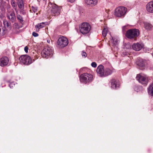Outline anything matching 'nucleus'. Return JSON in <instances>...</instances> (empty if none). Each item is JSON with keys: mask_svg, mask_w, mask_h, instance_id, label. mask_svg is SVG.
<instances>
[{"mask_svg": "<svg viewBox=\"0 0 153 153\" xmlns=\"http://www.w3.org/2000/svg\"><path fill=\"white\" fill-rule=\"evenodd\" d=\"M94 79V77L92 74L87 73L82 74L79 77L80 82L85 84H88L91 83Z\"/></svg>", "mask_w": 153, "mask_h": 153, "instance_id": "nucleus-1", "label": "nucleus"}, {"mask_svg": "<svg viewBox=\"0 0 153 153\" xmlns=\"http://www.w3.org/2000/svg\"><path fill=\"white\" fill-rule=\"evenodd\" d=\"M48 6L51 8V12L53 16H58L60 14L61 7H58L56 4L51 2L48 3Z\"/></svg>", "mask_w": 153, "mask_h": 153, "instance_id": "nucleus-2", "label": "nucleus"}, {"mask_svg": "<svg viewBox=\"0 0 153 153\" xmlns=\"http://www.w3.org/2000/svg\"><path fill=\"white\" fill-rule=\"evenodd\" d=\"M127 11L126 8L123 6L116 7L114 10V15L117 17H124Z\"/></svg>", "mask_w": 153, "mask_h": 153, "instance_id": "nucleus-3", "label": "nucleus"}, {"mask_svg": "<svg viewBox=\"0 0 153 153\" xmlns=\"http://www.w3.org/2000/svg\"><path fill=\"white\" fill-rule=\"evenodd\" d=\"M53 53L52 48L50 47H45L41 52L42 56L46 59H48L52 56Z\"/></svg>", "mask_w": 153, "mask_h": 153, "instance_id": "nucleus-4", "label": "nucleus"}, {"mask_svg": "<svg viewBox=\"0 0 153 153\" xmlns=\"http://www.w3.org/2000/svg\"><path fill=\"white\" fill-rule=\"evenodd\" d=\"M91 26L89 24L86 22L82 23L79 27L80 32L83 34L88 33L91 30Z\"/></svg>", "mask_w": 153, "mask_h": 153, "instance_id": "nucleus-5", "label": "nucleus"}, {"mask_svg": "<svg viewBox=\"0 0 153 153\" xmlns=\"http://www.w3.org/2000/svg\"><path fill=\"white\" fill-rule=\"evenodd\" d=\"M139 35V32L137 29H130L126 32V35L128 39H132L136 37Z\"/></svg>", "mask_w": 153, "mask_h": 153, "instance_id": "nucleus-6", "label": "nucleus"}, {"mask_svg": "<svg viewBox=\"0 0 153 153\" xmlns=\"http://www.w3.org/2000/svg\"><path fill=\"white\" fill-rule=\"evenodd\" d=\"M20 62L22 64L29 65L32 62L31 58L27 55H22L19 58Z\"/></svg>", "mask_w": 153, "mask_h": 153, "instance_id": "nucleus-7", "label": "nucleus"}, {"mask_svg": "<svg viewBox=\"0 0 153 153\" xmlns=\"http://www.w3.org/2000/svg\"><path fill=\"white\" fill-rule=\"evenodd\" d=\"M3 24L4 27H0V36H4L7 33L10 26L8 22L5 19L3 20Z\"/></svg>", "mask_w": 153, "mask_h": 153, "instance_id": "nucleus-8", "label": "nucleus"}, {"mask_svg": "<svg viewBox=\"0 0 153 153\" xmlns=\"http://www.w3.org/2000/svg\"><path fill=\"white\" fill-rule=\"evenodd\" d=\"M57 43L59 47L63 48L68 45V41L66 38L62 36L59 38Z\"/></svg>", "mask_w": 153, "mask_h": 153, "instance_id": "nucleus-9", "label": "nucleus"}, {"mask_svg": "<svg viewBox=\"0 0 153 153\" xmlns=\"http://www.w3.org/2000/svg\"><path fill=\"white\" fill-rule=\"evenodd\" d=\"M136 79L140 83L144 86L146 85L148 83V78L146 76L138 74L137 75Z\"/></svg>", "mask_w": 153, "mask_h": 153, "instance_id": "nucleus-10", "label": "nucleus"}, {"mask_svg": "<svg viewBox=\"0 0 153 153\" xmlns=\"http://www.w3.org/2000/svg\"><path fill=\"white\" fill-rule=\"evenodd\" d=\"M146 63V60L142 59H138L136 62V64L138 68L141 70L144 69Z\"/></svg>", "mask_w": 153, "mask_h": 153, "instance_id": "nucleus-11", "label": "nucleus"}, {"mask_svg": "<svg viewBox=\"0 0 153 153\" xmlns=\"http://www.w3.org/2000/svg\"><path fill=\"white\" fill-rule=\"evenodd\" d=\"M110 83L111 88L114 89H117L120 87L119 81L114 79H112L110 81Z\"/></svg>", "mask_w": 153, "mask_h": 153, "instance_id": "nucleus-12", "label": "nucleus"}, {"mask_svg": "<svg viewBox=\"0 0 153 153\" xmlns=\"http://www.w3.org/2000/svg\"><path fill=\"white\" fill-rule=\"evenodd\" d=\"M9 59L6 56H3L0 59V66L3 67L6 66L8 63Z\"/></svg>", "mask_w": 153, "mask_h": 153, "instance_id": "nucleus-13", "label": "nucleus"}, {"mask_svg": "<svg viewBox=\"0 0 153 153\" xmlns=\"http://www.w3.org/2000/svg\"><path fill=\"white\" fill-rule=\"evenodd\" d=\"M104 71L105 69H104V67L103 65H100L97 67V72L98 75L100 77H104Z\"/></svg>", "mask_w": 153, "mask_h": 153, "instance_id": "nucleus-14", "label": "nucleus"}, {"mask_svg": "<svg viewBox=\"0 0 153 153\" xmlns=\"http://www.w3.org/2000/svg\"><path fill=\"white\" fill-rule=\"evenodd\" d=\"M143 46V45L141 43H135L132 45V48L135 51H138L141 50Z\"/></svg>", "mask_w": 153, "mask_h": 153, "instance_id": "nucleus-15", "label": "nucleus"}, {"mask_svg": "<svg viewBox=\"0 0 153 153\" xmlns=\"http://www.w3.org/2000/svg\"><path fill=\"white\" fill-rule=\"evenodd\" d=\"M146 10L147 12L153 13V1L148 3L146 6Z\"/></svg>", "mask_w": 153, "mask_h": 153, "instance_id": "nucleus-16", "label": "nucleus"}, {"mask_svg": "<svg viewBox=\"0 0 153 153\" xmlns=\"http://www.w3.org/2000/svg\"><path fill=\"white\" fill-rule=\"evenodd\" d=\"M85 3L91 7L96 5L98 3V0H85Z\"/></svg>", "mask_w": 153, "mask_h": 153, "instance_id": "nucleus-17", "label": "nucleus"}, {"mask_svg": "<svg viewBox=\"0 0 153 153\" xmlns=\"http://www.w3.org/2000/svg\"><path fill=\"white\" fill-rule=\"evenodd\" d=\"M113 72V69L112 68H105V69L104 77H105L111 75Z\"/></svg>", "mask_w": 153, "mask_h": 153, "instance_id": "nucleus-18", "label": "nucleus"}, {"mask_svg": "<svg viewBox=\"0 0 153 153\" xmlns=\"http://www.w3.org/2000/svg\"><path fill=\"white\" fill-rule=\"evenodd\" d=\"M45 25V22L38 23L35 26V28L36 29V31H38L39 29L44 27Z\"/></svg>", "mask_w": 153, "mask_h": 153, "instance_id": "nucleus-19", "label": "nucleus"}, {"mask_svg": "<svg viewBox=\"0 0 153 153\" xmlns=\"http://www.w3.org/2000/svg\"><path fill=\"white\" fill-rule=\"evenodd\" d=\"M147 91L149 94L153 97V83L149 86L147 88Z\"/></svg>", "mask_w": 153, "mask_h": 153, "instance_id": "nucleus-20", "label": "nucleus"}, {"mask_svg": "<svg viewBox=\"0 0 153 153\" xmlns=\"http://www.w3.org/2000/svg\"><path fill=\"white\" fill-rule=\"evenodd\" d=\"M144 27L146 30H150L152 28V25L149 23H145L144 24Z\"/></svg>", "mask_w": 153, "mask_h": 153, "instance_id": "nucleus-21", "label": "nucleus"}, {"mask_svg": "<svg viewBox=\"0 0 153 153\" xmlns=\"http://www.w3.org/2000/svg\"><path fill=\"white\" fill-rule=\"evenodd\" d=\"M10 16L12 17L10 19V21H11L12 22H14L16 20V18L14 12H13L10 14Z\"/></svg>", "mask_w": 153, "mask_h": 153, "instance_id": "nucleus-22", "label": "nucleus"}, {"mask_svg": "<svg viewBox=\"0 0 153 153\" xmlns=\"http://www.w3.org/2000/svg\"><path fill=\"white\" fill-rule=\"evenodd\" d=\"M108 30L107 28H105V27H104V28L103 29V30L102 31V36L104 37H105L106 36L107 34V33L108 32Z\"/></svg>", "mask_w": 153, "mask_h": 153, "instance_id": "nucleus-23", "label": "nucleus"}, {"mask_svg": "<svg viewBox=\"0 0 153 153\" xmlns=\"http://www.w3.org/2000/svg\"><path fill=\"white\" fill-rule=\"evenodd\" d=\"M112 39V42L113 43V45L115 46H116L118 44L117 40V39L115 38H114L113 37L111 36Z\"/></svg>", "mask_w": 153, "mask_h": 153, "instance_id": "nucleus-24", "label": "nucleus"}, {"mask_svg": "<svg viewBox=\"0 0 153 153\" xmlns=\"http://www.w3.org/2000/svg\"><path fill=\"white\" fill-rule=\"evenodd\" d=\"M19 7L21 9H22L24 7L23 3L22 1H21L18 4Z\"/></svg>", "mask_w": 153, "mask_h": 153, "instance_id": "nucleus-25", "label": "nucleus"}, {"mask_svg": "<svg viewBox=\"0 0 153 153\" xmlns=\"http://www.w3.org/2000/svg\"><path fill=\"white\" fill-rule=\"evenodd\" d=\"M11 4L12 6L13 7L14 9L16 10L17 5L16 2L12 0L11 2Z\"/></svg>", "mask_w": 153, "mask_h": 153, "instance_id": "nucleus-26", "label": "nucleus"}, {"mask_svg": "<svg viewBox=\"0 0 153 153\" xmlns=\"http://www.w3.org/2000/svg\"><path fill=\"white\" fill-rule=\"evenodd\" d=\"M32 10L33 12L35 13L37 12L38 10V7H34L32 6Z\"/></svg>", "mask_w": 153, "mask_h": 153, "instance_id": "nucleus-27", "label": "nucleus"}, {"mask_svg": "<svg viewBox=\"0 0 153 153\" xmlns=\"http://www.w3.org/2000/svg\"><path fill=\"white\" fill-rule=\"evenodd\" d=\"M128 25H127L123 26L122 27V30L123 31H125L126 30L128 29Z\"/></svg>", "mask_w": 153, "mask_h": 153, "instance_id": "nucleus-28", "label": "nucleus"}, {"mask_svg": "<svg viewBox=\"0 0 153 153\" xmlns=\"http://www.w3.org/2000/svg\"><path fill=\"white\" fill-rule=\"evenodd\" d=\"M82 56V57L84 58H85L87 56V54L86 52L84 51H82V52L81 53Z\"/></svg>", "mask_w": 153, "mask_h": 153, "instance_id": "nucleus-29", "label": "nucleus"}, {"mask_svg": "<svg viewBox=\"0 0 153 153\" xmlns=\"http://www.w3.org/2000/svg\"><path fill=\"white\" fill-rule=\"evenodd\" d=\"M17 19L18 20H19L20 22H22L23 21L22 17L20 15H19L17 16Z\"/></svg>", "mask_w": 153, "mask_h": 153, "instance_id": "nucleus-30", "label": "nucleus"}, {"mask_svg": "<svg viewBox=\"0 0 153 153\" xmlns=\"http://www.w3.org/2000/svg\"><path fill=\"white\" fill-rule=\"evenodd\" d=\"M91 66L94 68H96L97 66V64L95 62H92L91 63Z\"/></svg>", "mask_w": 153, "mask_h": 153, "instance_id": "nucleus-31", "label": "nucleus"}, {"mask_svg": "<svg viewBox=\"0 0 153 153\" xmlns=\"http://www.w3.org/2000/svg\"><path fill=\"white\" fill-rule=\"evenodd\" d=\"M32 35L33 36H34L35 37H37L39 35L38 33L35 32H34L33 33Z\"/></svg>", "mask_w": 153, "mask_h": 153, "instance_id": "nucleus-32", "label": "nucleus"}, {"mask_svg": "<svg viewBox=\"0 0 153 153\" xmlns=\"http://www.w3.org/2000/svg\"><path fill=\"white\" fill-rule=\"evenodd\" d=\"M28 48L27 46L25 47V48H24V50L26 53H28Z\"/></svg>", "mask_w": 153, "mask_h": 153, "instance_id": "nucleus-33", "label": "nucleus"}, {"mask_svg": "<svg viewBox=\"0 0 153 153\" xmlns=\"http://www.w3.org/2000/svg\"><path fill=\"white\" fill-rule=\"evenodd\" d=\"M0 8L2 12H4L5 11V9H4V7H1V6L0 7Z\"/></svg>", "mask_w": 153, "mask_h": 153, "instance_id": "nucleus-34", "label": "nucleus"}, {"mask_svg": "<svg viewBox=\"0 0 153 153\" xmlns=\"http://www.w3.org/2000/svg\"><path fill=\"white\" fill-rule=\"evenodd\" d=\"M123 54L125 55L128 56V55H129V53L127 51H125L123 52Z\"/></svg>", "mask_w": 153, "mask_h": 153, "instance_id": "nucleus-35", "label": "nucleus"}, {"mask_svg": "<svg viewBox=\"0 0 153 153\" xmlns=\"http://www.w3.org/2000/svg\"><path fill=\"white\" fill-rule=\"evenodd\" d=\"M76 0H67L68 1L71 3H72L74 2Z\"/></svg>", "mask_w": 153, "mask_h": 153, "instance_id": "nucleus-36", "label": "nucleus"}, {"mask_svg": "<svg viewBox=\"0 0 153 153\" xmlns=\"http://www.w3.org/2000/svg\"><path fill=\"white\" fill-rule=\"evenodd\" d=\"M13 84L14 85H15V84H14L13 82H11V83H10V88H11V85H13Z\"/></svg>", "mask_w": 153, "mask_h": 153, "instance_id": "nucleus-37", "label": "nucleus"}, {"mask_svg": "<svg viewBox=\"0 0 153 153\" xmlns=\"http://www.w3.org/2000/svg\"><path fill=\"white\" fill-rule=\"evenodd\" d=\"M63 25H64L63 24H62V25H60L59 26H58V27H59V28H60V27H62V26H63Z\"/></svg>", "mask_w": 153, "mask_h": 153, "instance_id": "nucleus-38", "label": "nucleus"}, {"mask_svg": "<svg viewBox=\"0 0 153 153\" xmlns=\"http://www.w3.org/2000/svg\"><path fill=\"white\" fill-rule=\"evenodd\" d=\"M7 17L9 19H10V16L8 15H7Z\"/></svg>", "mask_w": 153, "mask_h": 153, "instance_id": "nucleus-39", "label": "nucleus"}, {"mask_svg": "<svg viewBox=\"0 0 153 153\" xmlns=\"http://www.w3.org/2000/svg\"><path fill=\"white\" fill-rule=\"evenodd\" d=\"M47 42H48V43H50V40H47Z\"/></svg>", "mask_w": 153, "mask_h": 153, "instance_id": "nucleus-40", "label": "nucleus"}, {"mask_svg": "<svg viewBox=\"0 0 153 153\" xmlns=\"http://www.w3.org/2000/svg\"><path fill=\"white\" fill-rule=\"evenodd\" d=\"M44 1H46L47 0H43Z\"/></svg>", "mask_w": 153, "mask_h": 153, "instance_id": "nucleus-41", "label": "nucleus"}, {"mask_svg": "<svg viewBox=\"0 0 153 153\" xmlns=\"http://www.w3.org/2000/svg\"><path fill=\"white\" fill-rule=\"evenodd\" d=\"M8 85L9 86H10V84H8Z\"/></svg>", "mask_w": 153, "mask_h": 153, "instance_id": "nucleus-42", "label": "nucleus"}]
</instances>
